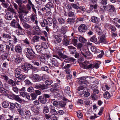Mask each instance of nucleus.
<instances>
[{"instance_id": "f257e3e1", "label": "nucleus", "mask_w": 120, "mask_h": 120, "mask_svg": "<svg viewBox=\"0 0 120 120\" xmlns=\"http://www.w3.org/2000/svg\"><path fill=\"white\" fill-rule=\"evenodd\" d=\"M7 11H10L7 12L5 16V19L7 20H11L12 19V16L11 15V13L14 14H17L16 11L14 9L9 6L8 8L6 9L5 11V12H6Z\"/></svg>"}, {"instance_id": "f03ea898", "label": "nucleus", "mask_w": 120, "mask_h": 120, "mask_svg": "<svg viewBox=\"0 0 120 120\" xmlns=\"http://www.w3.org/2000/svg\"><path fill=\"white\" fill-rule=\"evenodd\" d=\"M40 76L38 75V81H39L41 80H42L44 81H45V83L46 85L49 86L51 84L53 83V82L52 80L48 79L45 80V79H48L49 78L48 75H44L42 74Z\"/></svg>"}, {"instance_id": "7ed1b4c3", "label": "nucleus", "mask_w": 120, "mask_h": 120, "mask_svg": "<svg viewBox=\"0 0 120 120\" xmlns=\"http://www.w3.org/2000/svg\"><path fill=\"white\" fill-rule=\"evenodd\" d=\"M65 35L61 34H58L54 35V42L56 44H58L60 43L63 40L64 37H65Z\"/></svg>"}, {"instance_id": "20e7f679", "label": "nucleus", "mask_w": 120, "mask_h": 120, "mask_svg": "<svg viewBox=\"0 0 120 120\" xmlns=\"http://www.w3.org/2000/svg\"><path fill=\"white\" fill-rule=\"evenodd\" d=\"M60 85L57 83H55L54 84L51 85L50 87L51 88L50 89V91L51 92L53 93L56 91L59 92L60 90Z\"/></svg>"}, {"instance_id": "39448f33", "label": "nucleus", "mask_w": 120, "mask_h": 120, "mask_svg": "<svg viewBox=\"0 0 120 120\" xmlns=\"http://www.w3.org/2000/svg\"><path fill=\"white\" fill-rule=\"evenodd\" d=\"M88 77V76H86L80 78L78 82L80 85H81V86H83L85 87H87V83L88 81L85 79Z\"/></svg>"}, {"instance_id": "423d86ee", "label": "nucleus", "mask_w": 120, "mask_h": 120, "mask_svg": "<svg viewBox=\"0 0 120 120\" xmlns=\"http://www.w3.org/2000/svg\"><path fill=\"white\" fill-rule=\"evenodd\" d=\"M10 25L11 26L14 28H18L21 30L22 29L20 26L19 24L15 20L13 19L11 21Z\"/></svg>"}, {"instance_id": "0eeeda50", "label": "nucleus", "mask_w": 120, "mask_h": 120, "mask_svg": "<svg viewBox=\"0 0 120 120\" xmlns=\"http://www.w3.org/2000/svg\"><path fill=\"white\" fill-rule=\"evenodd\" d=\"M18 12L19 13V17L22 23H24V21L26 22L28 21V18L26 14L22 12Z\"/></svg>"}, {"instance_id": "6e6552de", "label": "nucleus", "mask_w": 120, "mask_h": 120, "mask_svg": "<svg viewBox=\"0 0 120 120\" xmlns=\"http://www.w3.org/2000/svg\"><path fill=\"white\" fill-rule=\"evenodd\" d=\"M87 27L84 24H81L78 28L79 32L80 33L85 32L87 29Z\"/></svg>"}, {"instance_id": "1a4fd4ad", "label": "nucleus", "mask_w": 120, "mask_h": 120, "mask_svg": "<svg viewBox=\"0 0 120 120\" xmlns=\"http://www.w3.org/2000/svg\"><path fill=\"white\" fill-rule=\"evenodd\" d=\"M3 41L4 43H8L9 45L10 46L11 50L12 51L14 50V45L12 44L13 42V41L12 40L4 39L3 40Z\"/></svg>"}, {"instance_id": "9d476101", "label": "nucleus", "mask_w": 120, "mask_h": 120, "mask_svg": "<svg viewBox=\"0 0 120 120\" xmlns=\"http://www.w3.org/2000/svg\"><path fill=\"white\" fill-rule=\"evenodd\" d=\"M26 76H21L18 77H16L17 79L15 80V83L17 85H21L22 83L21 82V81L23 80L24 79L26 78Z\"/></svg>"}, {"instance_id": "9b49d317", "label": "nucleus", "mask_w": 120, "mask_h": 120, "mask_svg": "<svg viewBox=\"0 0 120 120\" xmlns=\"http://www.w3.org/2000/svg\"><path fill=\"white\" fill-rule=\"evenodd\" d=\"M104 7L109 12L113 13L115 10V8L114 5H109L106 6H105Z\"/></svg>"}, {"instance_id": "f8f14e48", "label": "nucleus", "mask_w": 120, "mask_h": 120, "mask_svg": "<svg viewBox=\"0 0 120 120\" xmlns=\"http://www.w3.org/2000/svg\"><path fill=\"white\" fill-rule=\"evenodd\" d=\"M90 94V93L88 92V89H84L83 90L82 92L80 93L79 95L81 97H83L84 96L85 97L89 96Z\"/></svg>"}, {"instance_id": "ddd939ff", "label": "nucleus", "mask_w": 120, "mask_h": 120, "mask_svg": "<svg viewBox=\"0 0 120 120\" xmlns=\"http://www.w3.org/2000/svg\"><path fill=\"white\" fill-rule=\"evenodd\" d=\"M90 20L92 22L97 24H99L100 21V19L95 16H92Z\"/></svg>"}, {"instance_id": "4468645a", "label": "nucleus", "mask_w": 120, "mask_h": 120, "mask_svg": "<svg viewBox=\"0 0 120 120\" xmlns=\"http://www.w3.org/2000/svg\"><path fill=\"white\" fill-rule=\"evenodd\" d=\"M21 72V69L18 68H17L15 69V76L16 77H20V76L22 77L23 76H26L25 75H23L20 74Z\"/></svg>"}, {"instance_id": "2eb2a0df", "label": "nucleus", "mask_w": 120, "mask_h": 120, "mask_svg": "<svg viewBox=\"0 0 120 120\" xmlns=\"http://www.w3.org/2000/svg\"><path fill=\"white\" fill-rule=\"evenodd\" d=\"M64 51L62 49H59L57 52V54L61 58L64 59L67 58L68 56L63 54Z\"/></svg>"}, {"instance_id": "dca6fc26", "label": "nucleus", "mask_w": 120, "mask_h": 120, "mask_svg": "<svg viewBox=\"0 0 120 120\" xmlns=\"http://www.w3.org/2000/svg\"><path fill=\"white\" fill-rule=\"evenodd\" d=\"M50 62L52 64L56 66H58L59 65V63L57 60L54 58H51L50 59Z\"/></svg>"}, {"instance_id": "f3484780", "label": "nucleus", "mask_w": 120, "mask_h": 120, "mask_svg": "<svg viewBox=\"0 0 120 120\" xmlns=\"http://www.w3.org/2000/svg\"><path fill=\"white\" fill-rule=\"evenodd\" d=\"M68 47L69 49L71 54H75V53H76L77 51L76 48L75 47L72 46H68Z\"/></svg>"}, {"instance_id": "a211bd4d", "label": "nucleus", "mask_w": 120, "mask_h": 120, "mask_svg": "<svg viewBox=\"0 0 120 120\" xmlns=\"http://www.w3.org/2000/svg\"><path fill=\"white\" fill-rule=\"evenodd\" d=\"M83 51L86 54H85L84 53L82 52H81V53L82 54V55L85 57H87L86 55H87L88 56H91L92 55L91 54L89 51V49L87 48L85 49Z\"/></svg>"}, {"instance_id": "6ab92c4d", "label": "nucleus", "mask_w": 120, "mask_h": 120, "mask_svg": "<svg viewBox=\"0 0 120 120\" xmlns=\"http://www.w3.org/2000/svg\"><path fill=\"white\" fill-rule=\"evenodd\" d=\"M98 38L101 43L105 44H106L107 43L106 37L104 34H102L100 37V39L99 38Z\"/></svg>"}, {"instance_id": "aec40b11", "label": "nucleus", "mask_w": 120, "mask_h": 120, "mask_svg": "<svg viewBox=\"0 0 120 120\" xmlns=\"http://www.w3.org/2000/svg\"><path fill=\"white\" fill-rule=\"evenodd\" d=\"M108 28L111 30V32L112 33H114L116 32V29L115 27L112 25H108Z\"/></svg>"}, {"instance_id": "412c9836", "label": "nucleus", "mask_w": 120, "mask_h": 120, "mask_svg": "<svg viewBox=\"0 0 120 120\" xmlns=\"http://www.w3.org/2000/svg\"><path fill=\"white\" fill-rule=\"evenodd\" d=\"M90 41L96 44H99L100 43L96 37L94 36H93L90 38Z\"/></svg>"}, {"instance_id": "4be33fe9", "label": "nucleus", "mask_w": 120, "mask_h": 120, "mask_svg": "<svg viewBox=\"0 0 120 120\" xmlns=\"http://www.w3.org/2000/svg\"><path fill=\"white\" fill-rule=\"evenodd\" d=\"M67 26H63L62 27L61 29H60V34H61L62 35L64 34H65L67 32Z\"/></svg>"}, {"instance_id": "5701e85b", "label": "nucleus", "mask_w": 120, "mask_h": 120, "mask_svg": "<svg viewBox=\"0 0 120 120\" xmlns=\"http://www.w3.org/2000/svg\"><path fill=\"white\" fill-rule=\"evenodd\" d=\"M95 28L96 31L98 35H101L103 33L102 30L98 26H95Z\"/></svg>"}, {"instance_id": "b1692460", "label": "nucleus", "mask_w": 120, "mask_h": 120, "mask_svg": "<svg viewBox=\"0 0 120 120\" xmlns=\"http://www.w3.org/2000/svg\"><path fill=\"white\" fill-rule=\"evenodd\" d=\"M47 86L45 85L39 83L38 85V89L39 90H43L47 88Z\"/></svg>"}, {"instance_id": "393cba45", "label": "nucleus", "mask_w": 120, "mask_h": 120, "mask_svg": "<svg viewBox=\"0 0 120 120\" xmlns=\"http://www.w3.org/2000/svg\"><path fill=\"white\" fill-rule=\"evenodd\" d=\"M45 21L46 22V25H48L52 24V23L53 22V19L50 17L48 18L46 20L45 19Z\"/></svg>"}, {"instance_id": "a878e982", "label": "nucleus", "mask_w": 120, "mask_h": 120, "mask_svg": "<svg viewBox=\"0 0 120 120\" xmlns=\"http://www.w3.org/2000/svg\"><path fill=\"white\" fill-rule=\"evenodd\" d=\"M13 99L20 103L22 102L23 101V100L21 99L19 95H14L13 96Z\"/></svg>"}, {"instance_id": "bb28decb", "label": "nucleus", "mask_w": 120, "mask_h": 120, "mask_svg": "<svg viewBox=\"0 0 120 120\" xmlns=\"http://www.w3.org/2000/svg\"><path fill=\"white\" fill-rule=\"evenodd\" d=\"M65 37H64L62 40L63 44L67 46L69 44V41L67 38V36L65 35Z\"/></svg>"}, {"instance_id": "cd10ccee", "label": "nucleus", "mask_w": 120, "mask_h": 120, "mask_svg": "<svg viewBox=\"0 0 120 120\" xmlns=\"http://www.w3.org/2000/svg\"><path fill=\"white\" fill-rule=\"evenodd\" d=\"M91 51L96 53H100L101 51L99 49H98L97 48L94 46H93L91 47Z\"/></svg>"}, {"instance_id": "c85d7f7f", "label": "nucleus", "mask_w": 120, "mask_h": 120, "mask_svg": "<svg viewBox=\"0 0 120 120\" xmlns=\"http://www.w3.org/2000/svg\"><path fill=\"white\" fill-rule=\"evenodd\" d=\"M78 39L79 41L82 43H86L87 41V40L81 36H79V37Z\"/></svg>"}, {"instance_id": "c756f323", "label": "nucleus", "mask_w": 120, "mask_h": 120, "mask_svg": "<svg viewBox=\"0 0 120 120\" xmlns=\"http://www.w3.org/2000/svg\"><path fill=\"white\" fill-rule=\"evenodd\" d=\"M20 11L19 12H22V13H23L26 14L29 11H28L27 10L26 8L24 6H23V7Z\"/></svg>"}, {"instance_id": "7c9ffc66", "label": "nucleus", "mask_w": 120, "mask_h": 120, "mask_svg": "<svg viewBox=\"0 0 120 120\" xmlns=\"http://www.w3.org/2000/svg\"><path fill=\"white\" fill-rule=\"evenodd\" d=\"M38 56L41 61L43 63L45 61V58L44 55L40 53V54H38Z\"/></svg>"}, {"instance_id": "2f4dec72", "label": "nucleus", "mask_w": 120, "mask_h": 120, "mask_svg": "<svg viewBox=\"0 0 120 120\" xmlns=\"http://www.w3.org/2000/svg\"><path fill=\"white\" fill-rule=\"evenodd\" d=\"M67 59H65L64 60V61L65 63H69L70 62L74 61L75 60V59L73 58L72 57H68V56L67 58H66Z\"/></svg>"}, {"instance_id": "473e14b6", "label": "nucleus", "mask_w": 120, "mask_h": 120, "mask_svg": "<svg viewBox=\"0 0 120 120\" xmlns=\"http://www.w3.org/2000/svg\"><path fill=\"white\" fill-rule=\"evenodd\" d=\"M84 67L86 69H92L94 68L93 64H91L89 65L85 64L84 65Z\"/></svg>"}, {"instance_id": "72a5a7b5", "label": "nucleus", "mask_w": 120, "mask_h": 120, "mask_svg": "<svg viewBox=\"0 0 120 120\" xmlns=\"http://www.w3.org/2000/svg\"><path fill=\"white\" fill-rule=\"evenodd\" d=\"M103 96L104 98L106 99H109L111 96V95L107 91L105 92Z\"/></svg>"}, {"instance_id": "f704fd0d", "label": "nucleus", "mask_w": 120, "mask_h": 120, "mask_svg": "<svg viewBox=\"0 0 120 120\" xmlns=\"http://www.w3.org/2000/svg\"><path fill=\"white\" fill-rule=\"evenodd\" d=\"M64 92L66 95H69L71 92L70 87L69 86L66 87L64 90Z\"/></svg>"}, {"instance_id": "c9c22d12", "label": "nucleus", "mask_w": 120, "mask_h": 120, "mask_svg": "<svg viewBox=\"0 0 120 120\" xmlns=\"http://www.w3.org/2000/svg\"><path fill=\"white\" fill-rule=\"evenodd\" d=\"M67 101H61L59 102V104L62 108H64L66 104Z\"/></svg>"}, {"instance_id": "e433bc0d", "label": "nucleus", "mask_w": 120, "mask_h": 120, "mask_svg": "<svg viewBox=\"0 0 120 120\" xmlns=\"http://www.w3.org/2000/svg\"><path fill=\"white\" fill-rule=\"evenodd\" d=\"M35 94L34 93H32L31 94V96L32 98V99H35L37 96L38 90H35Z\"/></svg>"}, {"instance_id": "4c0bfd02", "label": "nucleus", "mask_w": 120, "mask_h": 120, "mask_svg": "<svg viewBox=\"0 0 120 120\" xmlns=\"http://www.w3.org/2000/svg\"><path fill=\"white\" fill-rule=\"evenodd\" d=\"M54 7V5L53 3L51 2H49L46 4L45 7L47 8H53Z\"/></svg>"}, {"instance_id": "58836bf2", "label": "nucleus", "mask_w": 120, "mask_h": 120, "mask_svg": "<svg viewBox=\"0 0 120 120\" xmlns=\"http://www.w3.org/2000/svg\"><path fill=\"white\" fill-rule=\"evenodd\" d=\"M110 88V87L108 86L107 84L103 85L102 87V89L104 91H106V89L107 90H109Z\"/></svg>"}, {"instance_id": "ea45409f", "label": "nucleus", "mask_w": 120, "mask_h": 120, "mask_svg": "<svg viewBox=\"0 0 120 120\" xmlns=\"http://www.w3.org/2000/svg\"><path fill=\"white\" fill-rule=\"evenodd\" d=\"M76 113L77 114V116L78 118L79 119H82L83 117V115L81 111L79 110L77 111Z\"/></svg>"}, {"instance_id": "a19ab883", "label": "nucleus", "mask_w": 120, "mask_h": 120, "mask_svg": "<svg viewBox=\"0 0 120 120\" xmlns=\"http://www.w3.org/2000/svg\"><path fill=\"white\" fill-rule=\"evenodd\" d=\"M15 49L17 52L20 53L22 52L21 47L19 46L18 45L15 46Z\"/></svg>"}, {"instance_id": "79ce46f5", "label": "nucleus", "mask_w": 120, "mask_h": 120, "mask_svg": "<svg viewBox=\"0 0 120 120\" xmlns=\"http://www.w3.org/2000/svg\"><path fill=\"white\" fill-rule=\"evenodd\" d=\"M3 38H5L10 39L11 38V36L9 34L3 33L2 34Z\"/></svg>"}, {"instance_id": "37998d69", "label": "nucleus", "mask_w": 120, "mask_h": 120, "mask_svg": "<svg viewBox=\"0 0 120 120\" xmlns=\"http://www.w3.org/2000/svg\"><path fill=\"white\" fill-rule=\"evenodd\" d=\"M77 38L73 37L71 40L73 44L75 45H76L77 43Z\"/></svg>"}, {"instance_id": "c03bdc74", "label": "nucleus", "mask_w": 120, "mask_h": 120, "mask_svg": "<svg viewBox=\"0 0 120 120\" xmlns=\"http://www.w3.org/2000/svg\"><path fill=\"white\" fill-rule=\"evenodd\" d=\"M8 83L12 86H15L16 85L15 82L11 79H9L8 80Z\"/></svg>"}, {"instance_id": "a18cd8bd", "label": "nucleus", "mask_w": 120, "mask_h": 120, "mask_svg": "<svg viewBox=\"0 0 120 120\" xmlns=\"http://www.w3.org/2000/svg\"><path fill=\"white\" fill-rule=\"evenodd\" d=\"M67 22L68 23L72 24L75 21L74 19L72 18H68L67 20Z\"/></svg>"}, {"instance_id": "49530a36", "label": "nucleus", "mask_w": 120, "mask_h": 120, "mask_svg": "<svg viewBox=\"0 0 120 120\" xmlns=\"http://www.w3.org/2000/svg\"><path fill=\"white\" fill-rule=\"evenodd\" d=\"M49 112V108L47 106H46L44 108L43 112L44 114L48 113Z\"/></svg>"}, {"instance_id": "de8ad7c7", "label": "nucleus", "mask_w": 120, "mask_h": 120, "mask_svg": "<svg viewBox=\"0 0 120 120\" xmlns=\"http://www.w3.org/2000/svg\"><path fill=\"white\" fill-rule=\"evenodd\" d=\"M33 29L34 31L33 33V35L37 34V32H35V31H38V26L37 25L35 27V26H33Z\"/></svg>"}, {"instance_id": "09e8293b", "label": "nucleus", "mask_w": 120, "mask_h": 120, "mask_svg": "<svg viewBox=\"0 0 120 120\" xmlns=\"http://www.w3.org/2000/svg\"><path fill=\"white\" fill-rule=\"evenodd\" d=\"M58 20L60 24H64L65 22L64 19L61 18H59Z\"/></svg>"}, {"instance_id": "8fccbe9b", "label": "nucleus", "mask_w": 120, "mask_h": 120, "mask_svg": "<svg viewBox=\"0 0 120 120\" xmlns=\"http://www.w3.org/2000/svg\"><path fill=\"white\" fill-rule=\"evenodd\" d=\"M9 105V103L7 101H4L2 103L3 106L4 108L8 107Z\"/></svg>"}, {"instance_id": "3c124183", "label": "nucleus", "mask_w": 120, "mask_h": 120, "mask_svg": "<svg viewBox=\"0 0 120 120\" xmlns=\"http://www.w3.org/2000/svg\"><path fill=\"white\" fill-rule=\"evenodd\" d=\"M30 113L29 111L28 110L26 111L25 114V116L26 117H29L30 116Z\"/></svg>"}, {"instance_id": "603ef678", "label": "nucleus", "mask_w": 120, "mask_h": 120, "mask_svg": "<svg viewBox=\"0 0 120 120\" xmlns=\"http://www.w3.org/2000/svg\"><path fill=\"white\" fill-rule=\"evenodd\" d=\"M17 111L20 115H21V116H22L23 115V111L22 108H20L18 109L17 110Z\"/></svg>"}, {"instance_id": "864d4df0", "label": "nucleus", "mask_w": 120, "mask_h": 120, "mask_svg": "<svg viewBox=\"0 0 120 120\" xmlns=\"http://www.w3.org/2000/svg\"><path fill=\"white\" fill-rule=\"evenodd\" d=\"M98 62L99 63V64L98 63H95V65L93 64L94 68H95L97 69L99 68V65L101 64V62L100 61H98Z\"/></svg>"}, {"instance_id": "5fc2aeb1", "label": "nucleus", "mask_w": 120, "mask_h": 120, "mask_svg": "<svg viewBox=\"0 0 120 120\" xmlns=\"http://www.w3.org/2000/svg\"><path fill=\"white\" fill-rule=\"evenodd\" d=\"M68 15L69 17H72L74 15V12L70 11H68Z\"/></svg>"}, {"instance_id": "6e6d98bb", "label": "nucleus", "mask_w": 120, "mask_h": 120, "mask_svg": "<svg viewBox=\"0 0 120 120\" xmlns=\"http://www.w3.org/2000/svg\"><path fill=\"white\" fill-rule=\"evenodd\" d=\"M72 75L71 74H68L66 76V78L67 80H70L72 79Z\"/></svg>"}, {"instance_id": "4d7b16f0", "label": "nucleus", "mask_w": 120, "mask_h": 120, "mask_svg": "<svg viewBox=\"0 0 120 120\" xmlns=\"http://www.w3.org/2000/svg\"><path fill=\"white\" fill-rule=\"evenodd\" d=\"M28 4H29L31 6H32V8L33 9V10L35 12H36V10L35 9L34 7V5H33L32 4L31 2L30 1V0H28Z\"/></svg>"}, {"instance_id": "13d9d810", "label": "nucleus", "mask_w": 120, "mask_h": 120, "mask_svg": "<svg viewBox=\"0 0 120 120\" xmlns=\"http://www.w3.org/2000/svg\"><path fill=\"white\" fill-rule=\"evenodd\" d=\"M71 64H67L63 67V68L65 69V70L69 69V68L71 66Z\"/></svg>"}, {"instance_id": "bf43d9fd", "label": "nucleus", "mask_w": 120, "mask_h": 120, "mask_svg": "<svg viewBox=\"0 0 120 120\" xmlns=\"http://www.w3.org/2000/svg\"><path fill=\"white\" fill-rule=\"evenodd\" d=\"M26 57L30 59L31 57H33L34 56V55L32 53H26Z\"/></svg>"}, {"instance_id": "052dcab7", "label": "nucleus", "mask_w": 120, "mask_h": 120, "mask_svg": "<svg viewBox=\"0 0 120 120\" xmlns=\"http://www.w3.org/2000/svg\"><path fill=\"white\" fill-rule=\"evenodd\" d=\"M91 88L92 90H94L97 89L98 88L97 85L95 84H92L90 85Z\"/></svg>"}, {"instance_id": "680f3d73", "label": "nucleus", "mask_w": 120, "mask_h": 120, "mask_svg": "<svg viewBox=\"0 0 120 120\" xmlns=\"http://www.w3.org/2000/svg\"><path fill=\"white\" fill-rule=\"evenodd\" d=\"M22 61V58L20 57H18L16 58L15 60V62L18 64L21 62Z\"/></svg>"}, {"instance_id": "e2e57ef3", "label": "nucleus", "mask_w": 120, "mask_h": 120, "mask_svg": "<svg viewBox=\"0 0 120 120\" xmlns=\"http://www.w3.org/2000/svg\"><path fill=\"white\" fill-rule=\"evenodd\" d=\"M25 82L26 85H32V83L29 80L26 79L24 81Z\"/></svg>"}, {"instance_id": "0e129e2a", "label": "nucleus", "mask_w": 120, "mask_h": 120, "mask_svg": "<svg viewBox=\"0 0 120 120\" xmlns=\"http://www.w3.org/2000/svg\"><path fill=\"white\" fill-rule=\"evenodd\" d=\"M32 109L33 112L35 113H38V109L37 107L35 106H34V107L32 108Z\"/></svg>"}, {"instance_id": "69168bd1", "label": "nucleus", "mask_w": 120, "mask_h": 120, "mask_svg": "<svg viewBox=\"0 0 120 120\" xmlns=\"http://www.w3.org/2000/svg\"><path fill=\"white\" fill-rule=\"evenodd\" d=\"M55 115L51 114V115L50 119L51 120H57V117Z\"/></svg>"}, {"instance_id": "338daca9", "label": "nucleus", "mask_w": 120, "mask_h": 120, "mask_svg": "<svg viewBox=\"0 0 120 120\" xmlns=\"http://www.w3.org/2000/svg\"><path fill=\"white\" fill-rule=\"evenodd\" d=\"M71 6H72V7L73 8L75 9H78L79 8V7L77 5L75 4H71Z\"/></svg>"}, {"instance_id": "774afa93", "label": "nucleus", "mask_w": 120, "mask_h": 120, "mask_svg": "<svg viewBox=\"0 0 120 120\" xmlns=\"http://www.w3.org/2000/svg\"><path fill=\"white\" fill-rule=\"evenodd\" d=\"M12 90L14 92L16 93L19 92V89L16 86L13 87Z\"/></svg>"}]
</instances>
